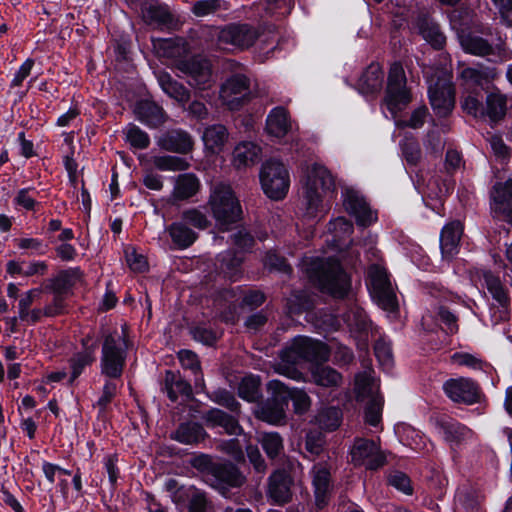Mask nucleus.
Wrapping results in <instances>:
<instances>
[{
	"label": "nucleus",
	"mask_w": 512,
	"mask_h": 512,
	"mask_svg": "<svg viewBox=\"0 0 512 512\" xmlns=\"http://www.w3.org/2000/svg\"><path fill=\"white\" fill-rule=\"evenodd\" d=\"M160 148L166 151L186 154L193 149L194 141L191 135L181 129L165 132L157 141Z\"/></svg>",
	"instance_id": "19"
},
{
	"label": "nucleus",
	"mask_w": 512,
	"mask_h": 512,
	"mask_svg": "<svg viewBox=\"0 0 512 512\" xmlns=\"http://www.w3.org/2000/svg\"><path fill=\"white\" fill-rule=\"evenodd\" d=\"M251 98V81L244 74H234L221 85L219 99L229 110H239Z\"/></svg>",
	"instance_id": "9"
},
{
	"label": "nucleus",
	"mask_w": 512,
	"mask_h": 512,
	"mask_svg": "<svg viewBox=\"0 0 512 512\" xmlns=\"http://www.w3.org/2000/svg\"><path fill=\"white\" fill-rule=\"evenodd\" d=\"M144 20L160 28L172 29L176 26L174 16L168 6L157 2L148 3L142 9Z\"/></svg>",
	"instance_id": "23"
},
{
	"label": "nucleus",
	"mask_w": 512,
	"mask_h": 512,
	"mask_svg": "<svg viewBox=\"0 0 512 512\" xmlns=\"http://www.w3.org/2000/svg\"><path fill=\"white\" fill-rule=\"evenodd\" d=\"M461 107L467 113L474 117L485 116V111L481 99L473 93H469L461 100Z\"/></svg>",
	"instance_id": "56"
},
{
	"label": "nucleus",
	"mask_w": 512,
	"mask_h": 512,
	"mask_svg": "<svg viewBox=\"0 0 512 512\" xmlns=\"http://www.w3.org/2000/svg\"><path fill=\"white\" fill-rule=\"evenodd\" d=\"M350 454L354 465L365 466L369 470H377L386 462L385 454L372 440L356 439Z\"/></svg>",
	"instance_id": "13"
},
{
	"label": "nucleus",
	"mask_w": 512,
	"mask_h": 512,
	"mask_svg": "<svg viewBox=\"0 0 512 512\" xmlns=\"http://www.w3.org/2000/svg\"><path fill=\"white\" fill-rule=\"evenodd\" d=\"M334 187V177L325 166L313 163L307 167L303 186V203L308 216L316 215L322 203L323 194L333 190Z\"/></svg>",
	"instance_id": "2"
},
{
	"label": "nucleus",
	"mask_w": 512,
	"mask_h": 512,
	"mask_svg": "<svg viewBox=\"0 0 512 512\" xmlns=\"http://www.w3.org/2000/svg\"><path fill=\"white\" fill-rule=\"evenodd\" d=\"M210 485L226 495L227 487H240L245 483V477L232 463H215L210 467Z\"/></svg>",
	"instance_id": "14"
},
{
	"label": "nucleus",
	"mask_w": 512,
	"mask_h": 512,
	"mask_svg": "<svg viewBox=\"0 0 512 512\" xmlns=\"http://www.w3.org/2000/svg\"><path fill=\"white\" fill-rule=\"evenodd\" d=\"M178 358L183 368L190 369L195 374V387L203 388L204 378L201 373V366L197 355L190 350H181L178 352Z\"/></svg>",
	"instance_id": "44"
},
{
	"label": "nucleus",
	"mask_w": 512,
	"mask_h": 512,
	"mask_svg": "<svg viewBox=\"0 0 512 512\" xmlns=\"http://www.w3.org/2000/svg\"><path fill=\"white\" fill-rule=\"evenodd\" d=\"M453 363L461 366H467L469 368L480 370L483 368L484 362L476 356L469 353H455L451 357Z\"/></svg>",
	"instance_id": "62"
},
{
	"label": "nucleus",
	"mask_w": 512,
	"mask_h": 512,
	"mask_svg": "<svg viewBox=\"0 0 512 512\" xmlns=\"http://www.w3.org/2000/svg\"><path fill=\"white\" fill-rule=\"evenodd\" d=\"M328 358L329 350L325 344L308 337L298 336L282 350L280 362L276 365L275 370L279 374L299 380L302 373L296 368L297 364L302 361H326Z\"/></svg>",
	"instance_id": "1"
},
{
	"label": "nucleus",
	"mask_w": 512,
	"mask_h": 512,
	"mask_svg": "<svg viewBox=\"0 0 512 512\" xmlns=\"http://www.w3.org/2000/svg\"><path fill=\"white\" fill-rule=\"evenodd\" d=\"M220 7L219 0H201L193 5L192 11L196 16L203 17L218 11Z\"/></svg>",
	"instance_id": "63"
},
{
	"label": "nucleus",
	"mask_w": 512,
	"mask_h": 512,
	"mask_svg": "<svg viewBox=\"0 0 512 512\" xmlns=\"http://www.w3.org/2000/svg\"><path fill=\"white\" fill-rule=\"evenodd\" d=\"M383 400L380 396L372 397L365 409V421L371 426H377L381 420Z\"/></svg>",
	"instance_id": "55"
},
{
	"label": "nucleus",
	"mask_w": 512,
	"mask_h": 512,
	"mask_svg": "<svg viewBox=\"0 0 512 512\" xmlns=\"http://www.w3.org/2000/svg\"><path fill=\"white\" fill-rule=\"evenodd\" d=\"M368 277L371 295L376 303L384 310L394 311L398 304L386 270L377 264H373L369 267Z\"/></svg>",
	"instance_id": "10"
},
{
	"label": "nucleus",
	"mask_w": 512,
	"mask_h": 512,
	"mask_svg": "<svg viewBox=\"0 0 512 512\" xmlns=\"http://www.w3.org/2000/svg\"><path fill=\"white\" fill-rule=\"evenodd\" d=\"M211 400L226 407L231 412H239L240 404L236 401L235 397L226 390L215 391L211 396Z\"/></svg>",
	"instance_id": "59"
},
{
	"label": "nucleus",
	"mask_w": 512,
	"mask_h": 512,
	"mask_svg": "<svg viewBox=\"0 0 512 512\" xmlns=\"http://www.w3.org/2000/svg\"><path fill=\"white\" fill-rule=\"evenodd\" d=\"M329 230L334 234L335 240L341 241L352 234L353 224L344 217H338L330 222Z\"/></svg>",
	"instance_id": "54"
},
{
	"label": "nucleus",
	"mask_w": 512,
	"mask_h": 512,
	"mask_svg": "<svg viewBox=\"0 0 512 512\" xmlns=\"http://www.w3.org/2000/svg\"><path fill=\"white\" fill-rule=\"evenodd\" d=\"M406 83L407 79L403 66L398 62L393 63L389 69L385 96L387 108L393 115L405 109L412 100L411 92Z\"/></svg>",
	"instance_id": "6"
},
{
	"label": "nucleus",
	"mask_w": 512,
	"mask_h": 512,
	"mask_svg": "<svg viewBox=\"0 0 512 512\" xmlns=\"http://www.w3.org/2000/svg\"><path fill=\"white\" fill-rule=\"evenodd\" d=\"M202 139L206 149L218 153L228 140V132L223 125L214 124L204 130Z\"/></svg>",
	"instance_id": "38"
},
{
	"label": "nucleus",
	"mask_w": 512,
	"mask_h": 512,
	"mask_svg": "<svg viewBox=\"0 0 512 512\" xmlns=\"http://www.w3.org/2000/svg\"><path fill=\"white\" fill-rule=\"evenodd\" d=\"M312 474L316 503L319 507H322L326 504L330 492L331 474L329 469L321 463L313 467Z\"/></svg>",
	"instance_id": "30"
},
{
	"label": "nucleus",
	"mask_w": 512,
	"mask_h": 512,
	"mask_svg": "<svg viewBox=\"0 0 512 512\" xmlns=\"http://www.w3.org/2000/svg\"><path fill=\"white\" fill-rule=\"evenodd\" d=\"M484 281L488 291L492 297L497 301L498 306L493 305L491 307V322L497 324L500 321L508 319L509 312L507 309L508 296L499 280L491 272L484 273Z\"/></svg>",
	"instance_id": "16"
},
{
	"label": "nucleus",
	"mask_w": 512,
	"mask_h": 512,
	"mask_svg": "<svg viewBox=\"0 0 512 512\" xmlns=\"http://www.w3.org/2000/svg\"><path fill=\"white\" fill-rule=\"evenodd\" d=\"M127 342L125 335L118 331L103 334L101 372L109 378L122 375L126 360Z\"/></svg>",
	"instance_id": "5"
},
{
	"label": "nucleus",
	"mask_w": 512,
	"mask_h": 512,
	"mask_svg": "<svg viewBox=\"0 0 512 512\" xmlns=\"http://www.w3.org/2000/svg\"><path fill=\"white\" fill-rule=\"evenodd\" d=\"M313 277L319 287L334 297H344L350 288V279L334 259L318 260L312 265Z\"/></svg>",
	"instance_id": "3"
},
{
	"label": "nucleus",
	"mask_w": 512,
	"mask_h": 512,
	"mask_svg": "<svg viewBox=\"0 0 512 512\" xmlns=\"http://www.w3.org/2000/svg\"><path fill=\"white\" fill-rule=\"evenodd\" d=\"M264 265L270 271H277L284 274H290L292 272V268L286 260L275 252L267 253Z\"/></svg>",
	"instance_id": "57"
},
{
	"label": "nucleus",
	"mask_w": 512,
	"mask_h": 512,
	"mask_svg": "<svg viewBox=\"0 0 512 512\" xmlns=\"http://www.w3.org/2000/svg\"><path fill=\"white\" fill-rule=\"evenodd\" d=\"M239 396L249 402L259 398V381L254 377H245L238 387Z\"/></svg>",
	"instance_id": "51"
},
{
	"label": "nucleus",
	"mask_w": 512,
	"mask_h": 512,
	"mask_svg": "<svg viewBox=\"0 0 512 512\" xmlns=\"http://www.w3.org/2000/svg\"><path fill=\"white\" fill-rule=\"evenodd\" d=\"M285 402L278 392H273V398L263 404L257 412L259 419L270 424H280L285 418Z\"/></svg>",
	"instance_id": "31"
},
{
	"label": "nucleus",
	"mask_w": 512,
	"mask_h": 512,
	"mask_svg": "<svg viewBox=\"0 0 512 512\" xmlns=\"http://www.w3.org/2000/svg\"><path fill=\"white\" fill-rule=\"evenodd\" d=\"M208 205L216 222L221 226H228L241 218L240 202L229 185H215L211 191Z\"/></svg>",
	"instance_id": "4"
},
{
	"label": "nucleus",
	"mask_w": 512,
	"mask_h": 512,
	"mask_svg": "<svg viewBox=\"0 0 512 512\" xmlns=\"http://www.w3.org/2000/svg\"><path fill=\"white\" fill-rule=\"evenodd\" d=\"M175 67L188 77V84L198 90L210 89L214 84L211 63L205 58L178 60Z\"/></svg>",
	"instance_id": "11"
},
{
	"label": "nucleus",
	"mask_w": 512,
	"mask_h": 512,
	"mask_svg": "<svg viewBox=\"0 0 512 512\" xmlns=\"http://www.w3.org/2000/svg\"><path fill=\"white\" fill-rule=\"evenodd\" d=\"M429 100L434 112L440 116H448L455 105V89L447 77H438L429 85Z\"/></svg>",
	"instance_id": "12"
},
{
	"label": "nucleus",
	"mask_w": 512,
	"mask_h": 512,
	"mask_svg": "<svg viewBox=\"0 0 512 512\" xmlns=\"http://www.w3.org/2000/svg\"><path fill=\"white\" fill-rule=\"evenodd\" d=\"M343 204L346 210L356 218L358 225L365 227L376 221V214L357 192L347 190L344 195Z\"/></svg>",
	"instance_id": "17"
},
{
	"label": "nucleus",
	"mask_w": 512,
	"mask_h": 512,
	"mask_svg": "<svg viewBox=\"0 0 512 512\" xmlns=\"http://www.w3.org/2000/svg\"><path fill=\"white\" fill-rule=\"evenodd\" d=\"M268 388L272 392H278L285 405H287V400L290 398L293 401L295 412L298 414L306 412L311 405V399L305 391L299 389L291 390L278 380L270 381Z\"/></svg>",
	"instance_id": "20"
},
{
	"label": "nucleus",
	"mask_w": 512,
	"mask_h": 512,
	"mask_svg": "<svg viewBox=\"0 0 512 512\" xmlns=\"http://www.w3.org/2000/svg\"><path fill=\"white\" fill-rule=\"evenodd\" d=\"M126 140L137 149H145L150 144V138L146 132L135 125H131L126 130Z\"/></svg>",
	"instance_id": "52"
},
{
	"label": "nucleus",
	"mask_w": 512,
	"mask_h": 512,
	"mask_svg": "<svg viewBox=\"0 0 512 512\" xmlns=\"http://www.w3.org/2000/svg\"><path fill=\"white\" fill-rule=\"evenodd\" d=\"M157 80L164 93L181 106H184L190 100V91L182 83L173 79L169 73L165 71L158 72Z\"/></svg>",
	"instance_id": "28"
},
{
	"label": "nucleus",
	"mask_w": 512,
	"mask_h": 512,
	"mask_svg": "<svg viewBox=\"0 0 512 512\" xmlns=\"http://www.w3.org/2000/svg\"><path fill=\"white\" fill-rule=\"evenodd\" d=\"M445 440L450 445H459L472 437V431L455 420H442L439 422Z\"/></svg>",
	"instance_id": "37"
},
{
	"label": "nucleus",
	"mask_w": 512,
	"mask_h": 512,
	"mask_svg": "<svg viewBox=\"0 0 512 512\" xmlns=\"http://www.w3.org/2000/svg\"><path fill=\"white\" fill-rule=\"evenodd\" d=\"M202 418L208 427H221L227 434L238 435L242 432L238 420L220 409L212 408L205 412Z\"/></svg>",
	"instance_id": "25"
},
{
	"label": "nucleus",
	"mask_w": 512,
	"mask_h": 512,
	"mask_svg": "<svg viewBox=\"0 0 512 512\" xmlns=\"http://www.w3.org/2000/svg\"><path fill=\"white\" fill-rule=\"evenodd\" d=\"M200 187L199 180L194 174H181L176 178L173 197L177 200H186L194 196Z\"/></svg>",
	"instance_id": "40"
},
{
	"label": "nucleus",
	"mask_w": 512,
	"mask_h": 512,
	"mask_svg": "<svg viewBox=\"0 0 512 512\" xmlns=\"http://www.w3.org/2000/svg\"><path fill=\"white\" fill-rule=\"evenodd\" d=\"M355 393L358 400H364L365 398L377 397L376 390L378 386L374 383V380L366 372L360 373L355 377Z\"/></svg>",
	"instance_id": "45"
},
{
	"label": "nucleus",
	"mask_w": 512,
	"mask_h": 512,
	"mask_svg": "<svg viewBox=\"0 0 512 512\" xmlns=\"http://www.w3.org/2000/svg\"><path fill=\"white\" fill-rule=\"evenodd\" d=\"M291 484L292 480L285 471H276L269 478L268 494L275 503H287L292 495Z\"/></svg>",
	"instance_id": "24"
},
{
	"label": "nucleus",
	"mask_w": 512,
	"mask_h": 512,
	"mask_svg": "<svg viewBox=\"0 0 512 512\" xmlns=\"http://www.w3.org/2000/svg\"><path fill=\"white\" fill-rule=\"evenodd\" d=\"M259 441L265 453L271 459L278 457L284 449L283 439L276 432L261 433Z\"/></svg>",
	"instance_id": "46"
},
{
	"label": "nucleus",
	"mask_w": 512,
	"mask_h": 512,
	"mask_svg": "<svg viewBox=\"0 0 512 512\" xmlns=\"http://www.w3.org/2000/svg\"><path fill=\"white\" fill-rule=\"evenodd\" d=\"M443 388L454 402L473 404L479 399V386L468 378L450 379L445 382Z\"/></svg>",
	"instance_id": "15"
},
{
	"label": "nucleus",
	"mask_w": 512,
	"mask_h": 512,
	"mask_svg": "<svg viewBox=\"0 0 512 512\" xmlns=\"http://www.w3.org/2000/svg\"><path fill=\"white\" fill-rule=\"evenodd\" d=\"M496 73L494 70L483 71L476 68H465L461 72V78L475 85H482L484 81L494 78Z\"/></svg>",
	"instance_id": "53"
},
{
	"label": "nucleus",
	"mask_w": 512,
	"mask_h": 512,
	"mask_svg": "<svg viewBox=\"0 0 512 512\" xmlns=\"http://www.w3.org/2000/svg\"><path fill=\"white\" fill-rule=\"evenodd\" d=\"M416 27L419 34L435 49H442L446 43V37L439 25L427 14H420L416 19Z\"/></svg>",
	"instance_id": "22"
},
{
	"label": "nucleus",
	"mask_w": 512,
	"mask_h": 512,
	"mask_svg": "<svg viewBox=\"0 0 512 512\" xmlns=\"http://www.w3.org/2000/svg\"><path fill=\"white\" fill-rule=\"evenodd\" d=\"M463 226L460 221L448 223L441 231L440 248L443 258L451 259L458 253Z\"/></svg>",
	"instance_id": "21"
},
{
	"label": "nucleus",
	"mask_w": 512,
	"mask_h": 512,
	"mask_svg": "<svg viewBox=\"0 0 512 512\" xmlns=\"http://www.w3.org/2000/svg\"><path fill=\"white\" fill-rule=\"evenodd\" d=\"M82 279V272L78 268L62 271L52 282V292L65 294L72 286Z\"/></svg>",
	"instance_id": "42"
},
{
	"label": "nucleus",
	"mask_w": 512,
	"mask_h": 512,
	"mask_svg": "<svg viewBox=\"0 0 512 512\" xmlns=\"http://www.w3.org/2000/svg\"><path fill=\"white\" fill-rule=\"evenodd\" d=\"M167 231L173 243L181 249L191 246L198 237L197 233L188 228L183 222L172 223L167 227Z\"/></svg>",
	"instance_id": "41"
},
{
	"label": "nucleus",
	"mask_w": 512,
	"mask_h": 512,
	"mask_svg": "<svg viewBox=\"0 0 512 512\" xmlns=\"http://www.w3.org/2000/svg\"><path fill=\"white\" fill-rule=\"evenodd\" d=\"M317 422L322 429L333 431L340 426L341 413L335 407L322 410L317 416Z\"/></svg>",
	"instance_id": "48"
},
{
	"label": "nucleus",
	"mask_w": 512,
	"mask_h": 512,
	"mask_svg": "<svg viewBox=\"0 0 512 512\" xmlns=\"http://www.w3.org/2000/svg\"><path fill=\"white\" fill-rule=\"evenodd\" d=\"M135 113L141 122L152 128L161 126L167 120L163 108L149 100L140 101L136 105Z\"/></svg>",
	"instance_id": "27"
},
{
	"label": "nucleus",
	"mask_w": 512,
	"mask_h": 512,
	"mask_svg": "<svg viewBox=\"0 0 512 512\" xmlns=\"http://www.w3.org/2000/svg\"><path fill=\"white\" fill-rule=\"evenodd\" d=\"M374 352L381 365L385 366L386 368L391 367L393 357L389 344L383 340H378L374 345Z\"/></svg>",
	"instance_id": "61"
},
{
	"label": "nucleus",
	"mask_w": 512,
	"mask_h": 512,
	"mask_svg": "<svg viewBox=\"0 0 512 512\" xmlns=\"http://www.w3.org/2000/svg\"><path fill=\"white\" fill-rule=\"evenodd\" d=\"M261 148L253 142H241L233 151V165L237 169L256 164L260 159Z\"/></svg>",
	"instance_id": "29"
},
{
	"label": "nucleus",
	"mask_w": 512,
	"mask_h": 512,
	"mask_svg": "<svg viewBox=\"0 0 512 512\" xmlns=\"http://www.w3.org/2000/svg\"><path fill=\"white\" fill-rule=\"evenodd\" d=\"M171 437L182 444L192 445L203 441L207 437V433L200 424L187 422L181 424Z\"/></svg>",
	"instance_id": "36"
},
{
	"label": "nucleus",
	"mask_w": 512,
	"mask_h": 512,
	"mask_svg": "<svg viewBox=\"0 0 512 512\" xmlns=\"http://www.w3.org/2000/svg\"><path fill=\"white\" fill-rule=\"evenodd\" d=\"M506 96L500 93H490L486 97L485 115L492 121L502 119L506 114Z\"/></svg>",
	"instance_id": "43"
},
{
	"label": "nucleus",
	"mask_w": 512,
	"mask_h": 512,
	"mask_svg": "<svg viewBox=\"0 0 512 512\" xmlns=\"http://www.w3.org/2000/svg\"><path fill=\"white\" fill-rule=\"evenodd\" d=\"M209 506L205 493L195 491L188 503V512H207Z\"/></svg>",
	"instance_id": "64"
},
{
	"label": "nucleus",
	"mask_w": 512,
	"mask_h": 512,
	"mask_svg": "<svg viewBox=\"0 0 512 512\" xmlns=\"http://www.w3.org/2000/svg\"><path fill=\"white\" fill-rule=\"evenodd\" d=\"M313 383L318 386L334 389L343 382L342 375L334 368L326 365H314L310 370Z\"/></svg>",
	"instance_id": "32"
},
{
	"label": "nucleus",
	"mask_w": 512,
	"mask_h": 512,
	"mask_svg": "<svg viewBox=\"0 0 512 512\" xmlns=\"http://www.w3.org/2000/svg\"><path fill=\"white\" fill-rule=\"evenodd\" d=\"M492 198L495 211L505 214L510 222V214H512V179H508L505 183H497L493 188Z\"/></svg>",
	"instance_id": "35"
},
{
	"label": "nucleus",
	"mask_w": 512,
	"mask_h": 512,
	"mask_svg": "<svg viewBox=\"0 0 512 512\" xmlns=\"http://www.w3.org/2000/svg\"><path fill=\"white\" fill-rule=\"evenodd\" d=\"M243 259L241 256L231 251L226 252L221 256V269L231 279H235L240 272V266Z\"/></svg>",
	"instance_id": "49"
},
{
	"label": "nucleus",
	"mask_w": 512,
	"mask_h": 512,
	"mask_svg": "<svg viewBox=\"0 0 512 512\" xmlns=\"http://www.w3.org/2000/svg\"><path fill=\"white\" fill-rule=\"evenodd\" d=\"M460 43L467 53L476 56L485 57L494 53L492 45L487 40L472 33L462 34Z\"/></svg>",
	"instance_id": "39"
},
{
	"label": "nucleus",
	"mask_w": 512,
	"mask_h": 512,
	"mask_svg": "<svg viewBox=\"0 0 512 512\" xmlns=\"http://www.w3.org/2000/svg\"><path fill=\"white\" fill-rule=\"evenodd\" d=\"M164 387L170 400L176 401L179 396L186 400L192 399V387L181 375L172 371H167L165 375Z\"/></svg>",
	"instance_id": "34"
},
{
	"label": "nucleus",
	"mask_w": 512,
	"mask_h": 512,
	"mask_svg": "<svg viewBox=\"0 0 512 512\" xmlns=\"http://www.w3.org/2000/svg\"><path fill=\"white\" fill-rule=\"evenodd\" d=\"M265 130L269 136L277 139L290 134L293 122L287 109L282 106L273 108L267 115Z\"/></svg>",
	"instance_id": "18"
},
{
	"label": "nucleus",
	"mask_w": 512,
	"mask_h": 512,
	"mask_svg": "<svg viewBox=\"0 0 512 512\" xmlns=\"http://www.w3.org/2000/svg\"><path fill=\"white\" fill-rule=\"evenodd\" d=\"M383 71L379 63H371L358 80V89L363 94H370L381 89Z\"/></svg>",
	"instance_id": "33"
},
{
	"label": "nucleus",
	"mask_w": 512,
	"mask_h": 512,
	"mask_svg": "<svg viewBox=\"0 0 512 512\" xmlns=\"http://www.w3.org/2000/svg\"><path fill=\"white\" fill-rule=\"evenodd\" d=\"M181 218L185 225L190 224L199 230H204L210 225V221L207 216L196 208L184 210Z\"/></svg>",
	"instance_id": "50"
},
{
	"label": "nucleus",
	"mask_w": 512,
	"mask_h": 512,
	"mask_svg": "<svg viewBox=\"0 0 512 512\" xmlns=\"http://www.w3.org/2000/svg\"><path fill=\"white\" fill-rule=\"evenodd\" d=\"M258 31L248 24H230L217 33V46L224 51L244 50L258 39Z\"/></svg>",
	"instance_id": "8"
},
{
	"label": "nucleus",
	"mask_w": 512,
	"mask_h": 512,
	"mask_svg": "<svg viewBox=\"0 0 512 512\" xmlns=\"http://www.w3.org/2000/svg\"><path fill=\"white\" fill-rule=\"evenodd\" d=\"M153 49L161 58L173 59L175 63L183 60L182 56L187 53L186 42L181 38L162 39L152 38Z\"/></svg>",
	"instance_id": "26"
},
{
	"label": "nucleus",
	"mask_w": 512,
	"mask_h": 512,
	"mask_svg": "<svg viewBox=\"0 0 512 512\" xmlns=\"http://www.w3.org/2000/svg\"><path fill=\"white\" fill-rule=\"evenodd\" d=\"M126 255V261L130 267L131 270L135 272H143L147 268V261L146 258L138 254L133 247H128L125 250Z\"/></svg>",
	"instance_id": "60"
},
{
	"label": "nucleus",
	"mask_w": 512,
	"mask_h": 512,
	"mask_svg": "<svg viewBox=\"0 0 512 512\" xmlns=\"http://www.w3.org/2000/svg\"><path fill=\"white\" fill-rule=\"evenodd\" d=\"M260 182L264 193L271 199H283L290 186V176L285 165L275 159L263 164Z\"/></svg>",
	"instance_id": "7"
},
{
	"label": "nucleus",
	"mask_w": 512,
	"mask_h": 512,
	"mask_svg": "<svg viewBox=\"0 0 512 512\" xmlns=\"http://www.w3.org/2000/svg\"><path fill=\"white\" fill-rule=\"evenodd\" d=\"M94 361L93 353L85 351L79 353L71 359L72 375L70 382L75 380L83 371L84 367L91 364Z\"/></svg>",
	"instance_id": "58"
},
{
	"label": "nucleus",
	"mask_w": 512,
	"mask_h": 512,
	"mask_svg": "<svg viewBox=\"0 0 512 512\" xmlns=\"http://www.w3.org/2000/svg\"><path fill=\"white\" fill-rule=\"evenodd\" d=\"M153 164L160 171H183L189 167L185 159L170 155L154 157Z\"/></svg>",
	"instance_id": "47"
}]
</instances>
